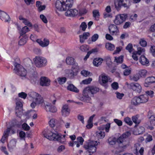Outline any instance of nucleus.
<instances>
[{"label": "nucleus", "mask_w": 155, "mask_h": 155, "mask_svg": "<svg viewBox=\"0 0 155 155\" xmlns=\"http://www.w3.org/2000/svg\"><path fill=\"white\" fill-rule=\"evenodd\" d=\"M73 0H57L55 3V7L57 10L60 11L67 10L65 15L68 16H74L78 13L75 9H70L72 5Z\"/></svg>", "instance_id": "nucleus-1"}, {"label": "nucleus", "mask_w": 155, "mask_h": 155, "mask_svg": "<svg viewBox=\"0 0 155 155\" xmlns=\"http://www.w3.org/2000/svg\"><path fill=\"white\" fill-rule=\"evenodd\" d=\"M31 95L37 104H41L42 106L45 107V109L47 111L55 113L57 111L56 108L54 106H52L50 103L44 102L43 98L38 94L34 92L31 93Z\"/></svg>", "instance_id": "nucleus-2"}, {"label": "nucleus", "mask_w": 155, "mask_h": 155, "mask_svg": "<svg viewBox=\"0 0 155 155\" xmlns=\"http://www.w3.org/2000/svg\"><path fill=\"white\" fill-rule=\"evenodd\" d=\"M130 135V132H127L120 136L118 138L110 137L108 139V142L110 145H113L117 142L120 147L125 148L129 146L128 137Z\"/></svg>", "instance_id": "nucleus-3"}, {"label": "nucleus", "mask_w": 155, "mask_h": 155, "mask_svg": "<svg viewBox=\"0 0 155 155\" xmlns=\"http://www.w3.org/2000/svg\"><path fill=\"white\" fill-rule=\"evenodd\" d=\"M54 132L47 130L46 133H44L45 137L50 140L57 141L64 143L65 142V135H61L58 133V130L55 129Z\"/></svg>", "instance_id": "nucleus-4"}, {"label": "nucleus", "mask_w": 155, "mask_h": 155, "mask_svg": "<svg viewBox=\"0 0 155 155\" xmlns=\"http://www.w3.org/2000/svg\"><path fill=\"white\" fill-rule=\"evenodd\" d=\"M99 91V88L95 87H88L85 88L83 91V100L86 102L90 101L92 95L96 93Z\"/></svg>", "instance_id": "nucleus-5"}, {"label": "nucleus", "mask_w": 155, "mask_h": 155, "mask_svg": "<svg viewBox=\"0 0 155 155\" xmlns=\"http://www.w3.org/2000/svg\"><path fill=\"white\" fill-rule=\"evenodd\" d=\"M98 144L97 141H90L85 143L83 147L87 152L91 154L96 152L97 149L96 146Z\"/></svg>", "instance_id": "nucleus-6"}, {"label": "nucleus", "mask_w": 155, "mask_h": 155, "mask_svg": "<svg viewBox=\"0 0 155 155\" xmlns=\"http://www.w3.org/2000/svg\"><path fill=\"white\" fill-rule=\"evenodd\" d=\"M14 72L22 78L25 77L27 74V71L19 64L14 62Z\"/></svg>", "instance_id": "nucleus-7"}, {"label": "nucleus", "mask_w": 155, "mask_h": 155, "mask_svg": "<svg viewBox=\"0 0 155 155\" xmlns=\"http://www.w3.org/2000/svg\"><path fill=\"white\" fill-rule=\"evenodd\" d=\"M148 97L147 94L141 95L139 97H135L131 100V104L136 106L141 103H145L148 100Z\"/></svg>", "instance_id": "nucleus-8"}, {"label": "nucleus", "mask_w": 155, "mask_h": 155, "mask_svg": "<svg viewBox=\"0 0 155 155\" xmlns=\"http://www.w3.org/2000/svg\"><path fill=\"white\" fill-rule=\"evenodd\" d=\"M34 63L38 68H41L45 66L47 64V59L41 56H36L34 59Z\"/></svg>", "instance_id": "nucleus-9"}, {"label": "nucleus", "mask_w": 155, "mask_h": 155, "mask_svg": "<svg viewBox=\"0 0 155 155\" xmlns=\"http://www.w3.org/2000/svg\"><path fill=\"white\" fill-rule=\"evenodd\" d=\"M127 17V15L126 14L117 15L115 17V19L114 20V22L116 25H120L125 21Z\"/></svg>", "instance_id": "nucleus-10"}, {"label": "nucleus", "mask_w": 155, "mask_h": 155, "mask_svg": "<svg viewBox=\"0 0 155 155\" xmlns=\"http://www.w3.org/2000/svg\"><path fill=\"white\" fill-rule=\"evenodd\" d=\"M16 106L15 108V114L18 115L21 112L23 109V104L22 103L18 98L15 99Z\"/></svg>", "instance_id": "nucleus-11"}, {"label": "nucleus", "mask_w": 155, "mask_h": 155, "mask_svg": "<svg viewBox=\"0 0 155 155\" xmlns=\"http://www.w3.org/2000/svg\"><path fill=\"white\" fill-rule=\"evenodd\" d=\"M144 151L143 148L141 147L140 144L138 143L135 144L134 152L137 155H143Z\"/></svg>", "instance_id": "nucleus-12"}, {"label": "nucleus", "mask_w": 155, "mask_h": 155, "mask_svg": "<svg viewBox=\"0 0 155 155\" xmlns=\"http://www.w3.org/2000/svg\"><path fill=\"white\" fill-rule=\"evenodd\" d=\"M110 33L112 35H118L119 31L117 26L114 24L110 25L108 27Z\"/></svg>", "instance_id": "nucleus-13"}, {"label": "nucleus", "mask_w": 155, "mask_h": 155, "mask_svg": "<svg viewBox=\"0 0 155 155\" xmlns=\"http://www.w3.org/2000/svg\"><path fill=\"white\" fill-rule=\"evenodd\" d=\"M129 87L137 93H140L141 91V86L138 83H131Z\"/></svg>", "instance_id": "nucleus-14"}, {"label": "nucleus", "mask_w": 155, "mask_h": 155, "mask_svg": "<svg viewBox=\"0 0 155 155\" xmlns=\"http://www.w3.org/2000/svg\"><path fill=\"white\" fill-rule=\"evenodd\" d=\"M50 82V80L46 77H42L40 79V84L42 86H48Z\"/></svg>", "instance_id": "nucleus-15"}, {"label": "nucleus", "mask_w": 155, "mask_h": 155, "mask_svg": "<svg viewBox=\"0 0 155 155\" xmlns=\"http://www.w3.org/2000/svg\"><path fill=\"white\" fill-rule=\"evenodd\" d=\"M0 18L5 22H9L10 19L8 15L6 12L0 10Z\"/></svg>", "instance_id": "nucleus-16"}, {"label": "nucleus", "mask_w": 155, "mask_h": 155, "mask_svg": "<svg viewBox=\"0 0 155 155\" xmlns=\"http://www.w3.org/2000/svg\"><path fill=\"white\" fill-rule=\"evenodd\" d=\"M62 115L63 116L66 117L69 115L70 113V110L67 105H64L61 110Z\"/></svg>", "instance_id": "nucleus-17"}, {"label": "nucleus", "mask_w": 155, "mask_h": 155, "mask_svg": "<svg viewBox=\"0 0 155 155\" xmlns=\"http://www.w3.org/2000/svg\"><path fill=\"white\" fill-rule=\"evenodd\" d=\"M155 82V77H150L147 78L145 81L144 85L145 87H148L151 84Z\"/></svg>", "instance_id": "nucleus-18"}, {"label": "nucleus", "mask_w": 155, "mask_h": 155, "mask_svg": "<svg viewBox=\"0 0 155 155\" xmlns=\"http://www.w3.org/2000/svg\"><path fill=\"white\" fill-rule=\"evenodd\" d=\"M16 141L15 139L11 140L8 144V147L9 151L10 152L13 151L16 147Z\"/></svg>", "instance_id": "nucleus-19"}, {"label": "nucleus", "mask_w": 155, "mask_h": 155, "mask_svg": "<svg viewBox=\"0 0 155 155\" xmlns=\"http://www.w3.org/2000/svg\"><path fill=\"white\" fill-rule=\"evenodd\" d=\"M36 41L42 47H45L48 46L49 43V40L46 38L44 39L43 41L38 39L36 40Z\"/></svg>", "instance_id": "nucleus-20"}, {"label": "nucleus", "mask_w": 155, "mask_h": 155, "mask_svg": "<svg viewBox=\"0 0 155 155\" xmlns=\"http://www.w3.org/2000/svg\"><path fill=\"white\" fill-rule=\"evenodd\" d=\"M95 135L96 137L98 139H102L105 137V134L104 131L99 130L96 131Z\"/></svg>", "instance_id": "nucleus-21"}, {"label": "nucleus", "mask_w": 155, "mask_h": 155, "mask_svg": "<svg viewBox=\"0 0 155 155\" xmlns=\"http://www.w3.org/2000/svg\"><path fill=\"white\" fill-rule=\"evenodd\" d=\"M90 36L89 33L88 32H84L83 35H79L80 41V42L83 43L84 40L87 39V38Z\"/></svg>", "instance_id": "nucleus-22"}, {"label": "nucleus", "mask_w": 155, "mask_h": 155, "mask_svg": "<svg viewBox=\"0 0 155 155\" xmlns=\"http://www.w3.org/2000/svg\"><path fill=\"white\" fill-rule=\"evenodd\" d=\"M20 38L19 41V45H24L26 43L28 39V37L26 36H21L19 37Z\"/></svg>", "instance_id": "nucleus-23"}, {"label": "nucleus", "mask_w": 155, "mask_h": 155, "mask_svg": "<svg viewBox=\"0 0 155 155\" xmlns=\"http://www.w3.org/2000/svg\"><path fill=\"white\" fill-rule=\"evenodd\" d=\"M140 62L143 65H147L149 63L148 60L144 55H141L139 59Z\"/></svg>", "instance_id": "nucleus-24"}, {"label": "nucleus", "mask_w": 155, "mask_h": 155, "mask_svg": "<svg viewBox=\"0 0 155 155\" xmlns=\"http://www.w3.org/2000/svg\"><path fill=\"white\" fill-rule=\"evenodd\" d=\"M100 80H101L102 82V84L103 85L104 84L107 83L109 80V77L105 74H101L99 77Z\"/></svg>", "instance_id": "nucleus-25"}, {"label": "nucleus", "mask_w": 155, "mask_h": 155, "mask_svg": "<svg viewBox=\"0 0 155 155\" xmlns=\"http://www.w3.org/2000/svg\"><path fill=\"white\" fill-rule=\"evenodd\" d=\"M19 19L20 20L22 21V22L25 25H27L29 27H31L32 26L31 23L27 19L24 18L22 16L20 15L19 16Z\"/></svg>", "instance_id": "nucleus-26"}, {"label": "nucleus", "mask_w": 155, "mask_h": 155, "mask_svg": "<svg viewBox=\"0 0 155 155\" xmlns=\"http://www.w3.org/2000/svg\"><path fill=\"white\" fill-rule=\"evenodd\" d=\"M103 61V60L102 58H97L94 59L93 63L94 66L98 67L101 64Z\"/></svg>", "instance_id": "nucleus-27"}, {"label": "nucleus", "mask_w": 155, "mask_h": 155, "mask_svg": "<svg viewBox=\"0 0 155 155\" xmlns=\"http://www.w3.org/2000/svg\"><path fill=\"white\" fill-rule=\"evenodd\" d=\"M68 90L75 92H78L79 90L73 84H69L67 87Z\"/></svg>", "instance_id": "nucleus-28"}, {"label": "nucleus", "mask_w": 155, "mask_h": 155, "mask_svg": "<svg viewBox=\"0 0 155 155\" xmlns=\"http://www.w3.org/2000/svg\"><path fill=\"white\" fill-rule=\"evenodd\" d=\"M106 48L108 50L110 51H113L115 48L114 45L110 43H107L105 45Z\"/></svg>", "instance_id": "nucleus-29"}, {"label": "nucleus", "mask_w": 155, "mask_h": 155, "mask_svg": "<svg viewBox=\"0 0 155 155\" xmlns=\"http://www.w3.org/2000/svg\"><path fill=\"white\" fill-rule=\"evenodd\" d=\"M66 63L68 65H72L75 62L74 59L71 57H67L66 60Z\"/></svg>", "instance_id": "nucleus-30"}, {"label": "nucleus", "mask_w": 155, "mask_h": 155, "mask_svg": "<svg viewBox=\"0 0 155 155\" xmlns=\"http://www.w3.org/2000/svg\"><path fill=\"white\" fill-rule=\"evenodd\" d=\"M29 31V28L27 26H25L23 27L20 31V35L21 36H23Z\"/></svg>", "instance_id": "nucleus-31"}, {"label": "nucleus", "mask_w": 155, "mask_h": 155, "mask_svg": "<svg viewBox=\"0 0 155 155\" xmlns=\"http://www.w3.org/2000/svg\"><path fill=\"white\" fill-rule=\"evenodd\" d=\"M81 74L82 75L85 77L90 76L92 75V73L85 70L82 71H81Z\"/></svg>", "instance_id": "nucleus-32"}, {"label": "nucleus", "mask_w": 155, "mask_h": 155, "mask_svg": "<svg viewBox=\"0 0 155 155\" xmlns=\"http://www.w3.org/2000/svg\"><path fill=\"white\" fill-rule=\"evenodd\" d=\"M139 116L136 115L132 117V120L133 122L135 124H139L141 122V120L138 119Z\"/></svg>", "instance_id": "nucleus-33"}, {"label": "nucleus", "mask_w": 155, "mask_h": 155, "mask_svg": "<svg viewBox=\"0 0 155 155\" xmlns=\"http://www.w3.org/2000/svg\"><path fill=\"white\" fill-rule=\"evenodd\" d=\"M123 0H119L118 2L115 3V8L117 10H120V8L123 4Z\"/></svg>", "instance_id": "nucleus-34"}, {"label": "nucleus", "mask_w": 155, "mask_h": 155, "mask_svg": "<svg viewBox=\"0 0 155 155\" xmlns=\"http://www.w3.org/2000/svg\"><path fill=\"white\" fill-rule=\"evenodd\" d=\"M147 71L145 70H141L139 71L138 75L140 77H144L146 76Z\"/></svg>", "instance_id": "nucleus-35"}, {"label": "nucleus", "mask_w": 155, "mask_h": 155, "mask_svg": "<svg viewBox=\"0 0 155 155\" xmlns=\"http://www.w3.org/2000/svg\"><path fill=\"white\" fill-rule=\"evenodd\" d=\"M93 16L97 20H98L100 16L99 11L97 10H94L93 11Z\"/></svg>", "instance_id": "nucleus-36"}, {"label": "nucleus", "mask_w": 155, "mask_h": 155, "mask_svg": "<svg viewBox=\"0 0 155 155\" xmlns=\"http://www.w3.org/2000/svg\"><path fill=\"white\" fill-rule=\"evenodd\" d=\"M57 80L59 84H62L66 81V78L65 77H59L57 79Z\"/></svg>", "instance_id": "nucleus-37"}, {"label": "nucleus", "mask_w": 155, "mask_h": 155, "mask_svg": "<svg viewBox=\"0 0 155 155\" xmlns=\"http://www.w3.org/2000/svg\"><path fill=\"white\" fill-rule=\"evenodd\" d=\"M67 74L68 77L71 79L73 78L74 76L76 75V73L72 70H69Z\"/></svg>", "instance_id": "nucleus-38"}, {"label": "nucleus", "mask_w": 155, "mask_h": 155, "mask_svg": "<svg viewBox=\"0 0 155 155\" xmlns=\"http://www.w3.org/2000/svg\"><path fill=\"white\" fill-rule=\"evenodd\" d=\"M123 60V56H121L115 58V61L117 63H122Z\"/></svg>", "instance_id": "nucleus-39"}, {"label": "nucleus", "mask_w": 155, "mask_h": 155, "mask_svg": "<svg viewBox=\"0 0 155 155\" xmlns=\"http://www.w3.org/2000/svg\"><path fill=\"white\" fill-rule=\"evenodd\" d=\"M92 79L91 78H89L87 79L83 80L81 83L84 84H87L91 83L92 81Z\"/></svg>", "instance_id": "nucleus-40"}, {"label": "nucleus", "mask_w": 155, "mask_h": 155, "mask_svg": "<svg viewBox=\"0 0 155 155\" xmlns=\"http://www.w3.org/2000/svg\"><path fill=\"white\" fill-rule=\"evenodd\" d=\"M57 122V120L54 119H51L49 122V124L50 126L53 127H54Z\"/></svg>", "instance_id": "nucleus-41"}, {"label": "nucleus", "mask_w": 155, "mask_h": 155, "mask_svg": "<svg viewBox=\"0 0 155 155\" xmlns=\"http://www.w3.org/2000/svg\"><path fill=\"white\" fill-rule=\"evenodd\" d=\"M137 134H143L145 131V128L142 126L140 127L137 129Z\"/></svg>", "instance_id": "nucleus-42"}, {"label": "nucleus", "mask_w": 155, "mask_h": 155, "mask_svg": "<svg viewBox=\"0 0 155 155\" xmlns=\"http://www.w3.org/2000/svg\"><path fill=\"white\" fill-rule=\"evenodd\" d=\"M124 121L126 123L130 126H131L133 124V122L131 121L130 118L128 117H126L125 118Z\"/></svg>", "instance_id": "nucleus-43"}, {"label": "nucleus", "mask_w": 155, "mask_h": 155, "mask_svg": "<svg viewBox=\"0 0 155 155\" xmlns=\"http://www.w3.org/2000/svg\"><path fill=\"white\" fill-rule=\"evenodd\" d=\"M140 78V77L138 74L134 75L133 76L130 78L131 80L134 81H137Z\"/></svg>", "instance_id": "nucleus-44"}, {"label": "nucleus", "mask_w": 155, "mask_h": 155, "mask_svg": "<svg viewBox=\"0 0 155 155\" xmlns=\"http://www.w3.org/2000/svg\"><path fill=\"white\" fill-rule=\"evenodd\" d=\"M140 45L143 47H145L147 45V42L144 40L143 38L140 39Z\"/></svg>", "instance_id": "nucleus-45"}, {"label": "nucleus", "mask_w": 155, "mask_h": 155, "mask_svg": "<svg viewBox=\"0 0 155 155\" xmlns=\"http://www.w3.org/2000/svg\"><path fill=\"white\" fill-rule=\"evenodd\" d=\"M126 50H128L129 52L131 53L133 51V45H132L130 43H129L126 47Z\"/></svg>", "instance_id": "nucleus-46"}, {"label": "nucleus", "mask_w": 155, "mask_h": 155, "mask_svg": "<svg viewBox=\"0 0 155 155\" xmlns=\"http://www.w3.org/2000/svg\"><path fill=\"white\" fill-rule=\"evenodd\" d=\"M27 94L24 92H21L18 94V96L19 97L24 99H25L27 96Z\"/></svg>", "instance_id": "nucleus-47"}, {"label": "nucleus", "mask_w": 155, "mask_h": 155, "mask_svg": "<svg viewBox=\"0 0 155 155\" xmlns=\"http://www.w3.org/2000/svg\"><path fill=\"white\" fill-rule=\"evenodd\" d=\"M145 51V49L144 48L142 47H139L137 48V53L138 54L140 55L143 52H144Z\"/></svg>", "instance_id": "nucleus-48"}, {"label": "nucleus", "mask_w": 155, "mask_h": 155, "mask_svg": "<svg viewBox=\"0 0 155 155\" xmlns=\"http://www.w3.org/2000/svg\"><path fill=\"white\" fill-rule=\"evenodd\" d=\"M87 27V25L84 22H83L80 26V27L81 28L83 31H85Z\"/></svg>", "instance_id": "nucleus-49"}, {"label": "nucleus", "mask_w": 155, "mask_h": 155, "mask_svg": "<svg viewBox=\"0 0 155 155\" xmlns=\"http://www.w3.org/2000/svg\"><path fill=\"white\" fill-rule=\"evenodd\" d=\"M131 73V70L129 68L125 69L124 71V74L125 76H127Z\"/></svg>", "instance_id": "nucleus-50"}, {"label": "nucleus", "mask_w": 155, "mask_h": 155, "mask_svg": "<svg viewBox=\"0 0 155 155\" xmlns=\"http://www.w3.org/2000/svg\"><path fill=\"white\" fill-rule=\"evenodd\" d=\"M150 123L151 124L155 125V117L154 116H151L150 117Z\"/></svg>", "instance_id": "nucleus-51"}, {"label": "nucleus", "mask_w": 155, "mask_h": 155, "mask_svg": "<svg viewBox=\"0 0 155 155\" xmlns=\"http://www.w3.org/2000/svg\"><path fill=\"white\" fill-rule=\"evenodd\" d=\"M40 18L41 19V20L42 21L45 23H47L48 22V20L46 18V17H45V16H44L43 15H40Z\"/></svg>", "instance_id": "nucleus-52"}, {"label": "nucleus", "mask_w": 155, "mask_h": 155, "mask_svg": "<svg viewBox=\"0 0 155 155\" xmlns=\"http://www.w3.org/2000/svg\"><path fill=\"white\" fill-rule=\"evenodd\" d=\"M150 51L152 55L155 57V46L154 45L151 46Z\"/></svg>", "instance_id": "nucleus-53"}, {"label": "nucleus", "mask_w": 155, "mask_h": 155, "mask_svg": "<svg viewBox=\"0 0 155 155\" xmlns=\"http://www.w3.org/2000/svg\"><path fill=\"white\" fill-rule=\"evenodd\" d=\"M80 49L82 51L84 52L88 50V48L87 45H83L80 47Z\"/></svg>", "instance_id": "nucleus-54"}, {"label": "nucleus", "mask_w": 155, "mask_h": 155, "mask_svg": "<svg viewBox=\"0 0 155 155\" xmlns=\"http://www.w3.org/2000/svg\"><path fill=\"white\" fill-rule=\"evenodd\" d=\"M99 37L98 35L97 34H95L93 35L91 38V40L92 41H96Z\"/></svg>", "instance_id": "nucleus-55"}, {"label": "nucleus", "mask_w": 155, "mask_h": 155, "mask_svg": "<svg viewBox=\"0 0 155 155\" xmlns=\"http://www.w3.org/2000/svg\"><path fill=\"white\" fill-rule=\"evenodd\" d=\"M111 86L114 89L117 90L118 87V84L117 82H114L112 84Z\"/></svg>", "instance_id": "nucleus-56"}, {"label": "nucleus", "mask_w": 155, "mask_h": 155, "mask_svg": "<svg viewBox=\"0 0 155 155\" xmlns=\"http://www.w3.org/2000/svg\"><path fill=\"white\" fill-rule=\"evenodd\" d=\"M64 126L66 129L70 128L71 123L69 122L65 121L64 122Z\"/></svg>", "instance_id": "nucleus-57"}, {"label": "nucleus", "mask_w": 155, "mask_h": 155, "mask_svg": "<svg viewBox=\"0 0 155 155\" xmlns=\"http://www.w3.org/2000/svg\"><path fill=\"white\" fill-rule=\"evenodd\" d=\"M22 127L23 129L26 130H29V126L26 123H24L22 125Z\"/></svg>", "instance_id": "nucleus-58"}, {"label": "nucleus", "mask_w": 155, "mask_h": 155, "mask_svg": "<svg viewBox=\"0 0 155 155\" xmlns=\"http://www.w3.org/2000/svg\"><path fill=\"white\" fill-rule=\"evenodd\" d=\"M72 67V69H76V70H78L79 69V67L78 66V64L77 63H74L73 64Z\"/></svg>", "instance_id": "nucleus-59"}, {"label": "nucleus", "mask_w": 155, "mask_h": 155, "mask_svg": "<svg viewBox=\"0 0 155 155\" xmlns=\"http://www.w3.org/2000/svg\"><path fill=\"white\" fill-rule=\"evenodd\" d=\"M117 95V97L119 99H122V97L124 96V94L123 93H120L119 92L116 93Z\"/></svg>", "instance_id": "nucleus-60"}, {"label": "nucleus", "mask_w": 155, "mask_h": 155, "mask_svg": "<svg viewBox=\"0 0 155 155\" xmlns=\"http://www.w3.org/2000/svg\"><path fill=\"white\" fill-rule=\"evenodd\" d=\"M137 17V14L132 15L130 16V19L133 21L136 20Z\"/></svg>", "instance_id": "nucleus-61"}, {"label": "nucleus", "mask_w": 155, "mask_h": 155, "mask_svg": "<svg viewBox=\"0 0 155 155\" xmlns=\"http://www.w3.org/2000/svg\"><path fill=\"white\" fill-rule=\"evenodd\" d=\"M115 122L119 126H121L122 124V122L121 120L117 119H114Z\"/></svg>", "instance_id": "nucleus-62"}, {"label": "nucleus", "mask_w": 155, "mask_h": 155, "mask_svg": "<svg viewBox=\"0 0 155 155\" xmlns=\"http://www.w3.org/2000/svg\"><path fill=\"white\" fill-rule=\"evenodd\" d=\"M78 143H80L82 145L84 141V140L81 137H78L77 138Z\"/></svg>", "instance_id": "nucleus-63"}, {"label": "nucleus", "mask_w": 155, "mask_h": 155, "mask_svg": "<svg viewBox=\"0 0 155 155\" xmlns=\"http://www.w3.org/2000/svg\"><path fill=\"white\" fill-rule=\"evenodd\" d=\"M152 136L150 134L148 135L146 138V140L147 142H149L152 140Z\"/></svg>", "instance_id": "nucleus-64"}]
</instances>
